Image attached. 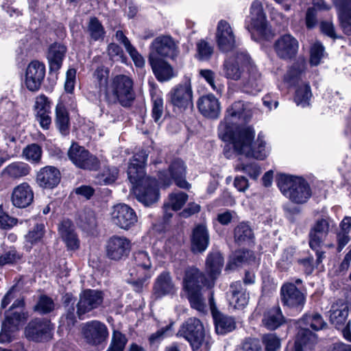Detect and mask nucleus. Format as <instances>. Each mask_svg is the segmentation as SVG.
Instances as JSON below:
<instances>
[{
  "mask_svg": "<svg viewBox=\"0 0 351 351\" xmlns=\"http://www.w3.org/2000/svg\"><path fill=\"white\" fill-rule=\"evenodd\" d=\"M148 155L144 150L135 154L130 160L128 176L136 199L145 206L156 203L159 198L156 181L146 177L144 168Z\"/></svg>",
  "mask_w": 351,
  "mask_h": 351,
  "instance_id": "obj_1",
  "label": "nucleus"
},
{
  "mask_svg": "<svg viewBox=\"0 0 351 351\" xmlns=\"http://www.w3.org/2000/svg\"><path fill=\"white\" fill-rule=\"evenodd\" d=\"M133 80L128 75H117L110 82L105 89L104 99L108 104L119 103L123 107H129L135 98Z\"/></svg>",
  "mask_w": 351,
  "mask_h": 351,
  "instance_id": "obj_2",
  "label": "nucleus"
},
{
  "mask_svg": "<svg viewBox=\"0 0 351 351\" xmlns=\"http://www.w3.org/2000/svg\"><path fill=\"white\" fill-rule=\"evenodd\" d=\"M326 325L322 316L317 313H308L299 321L300 330L295 342V351L311 350L317 342L315 334L309 330L311 327L319 330Z\"/></svg>",
  "mask_w": 351,
  "mask_h": 351,
  "instance_id": "obj_3",
  "label": "nucleus"
},
{
  "mask_svg": "<svg viewBox=\"0 0 351 351\" xmlns=\"http://www.w3.org/2000/svg\"><path fill=\"white\" fill-rule=\"evenodd\" d=\"M237 134L230 138L234 149L239 154H243L249 158L263 159V141L258 136L256 141L252 142L254 131L252 128H243L237 130Z\"/></svg>",
  "mask_w": 351,
  "mask_h": 351,
  "instance_id": "obj_4",
  "label": "nucleus"
},
{
  "mask_svg": "<svg viewBox=\"0 0 351 351\" xmlns=\"http://www.w3.org/2000/svg\"><path fill=\"white\" fill-rule=\"evenodd\" d=\"M278 186L282 193L295 204H304L311 195L308 182L300 177L280 175Z\"/></svg>",
  "mask_w": 351,
  "mask_h": 351,
  "instance_id": "obj_5",
  "label": "nucleus"
},
{
  "mask_svg": "<svg viewBox=\"0 0 351 351\" xmlns=\"http://www.w3.org/2000/svg\"><path fill=\"white\" fill-rule=\"evenodd\" d=\"M132 264L137 267L135 269H130V274L132 278L129 280L136 291L140 292L143 288L147 285V280L151 278L152 274L148 269L152 266L151 257L145 250L136 251L133 254Z\"/></svg>",
  "mask_w": 351,
  "mask_h": 351,
  "instance_id": "obj_6",
  "label": "nucleus"
},
{
  "mask_svg": "<svg viewBox=\"0 0 351 351\" xmlns=\"http://www.w3.org/2000/svg\"><path fill=\"white\" fill-rule=\"evenodd\" d=\"M24 301L22 298L16 299L5 313V320L2 324L0 332V342L8 343L12 341L14 333L18 330L21 321L25 319L22 308Z\"/></svg>",
  "mask_w": 351,
  "mask_h": 351,
  "instance_id": "obj_7",
  "label": "nucleus"
},
{
  "mask_svg": "<svg viewBox=\"0 0 351 351\" xmlns=\"http://www.w3.org/2000/svg\"><path fill=\"white\" fill-rule=\"evenodd\" d=\"M244 111V104L241 101L234 102L226 111L223 121L219 125V135L223 141H229L237 135V130L250 126L238 125V121L242 117Z\"/></svg>",
  "mask_w": 351,
  "mask_h": 351,
  "instance_id": "obj_8",
  "label": "nucleus"
},
{
  "mask_svg": "<svg viewBox=\"0 0 351 351\" xmlns=\"http://www.w3.org/2000/svg\"><path fill=\"white\" fill-rule=\"evenodd\" d=\"M178 334L189 342L193 350H197L203 346H205L206 351L208 350L204 326L198 319H188L181 326Z\"/></svg>",
  "mask_w": 351,
  "mask_h": 351,
  "instance_id": "obj_9",
  "label": "nucleus"
},
{
  "mask_svg": "<svg viewBox=\"0 0 351 351\" xmlns=\"http://www.w3.org/2000/svg\"><path fill=\"white\" fill-rule=\"evenodd\" d=\"M179 53L178 43L169 35L156 37L149 47V60L174 59Z\"/></svg>",
  "mask_w": 351,
  "mask_h": 351,
  "instance_id": "obj_10",
  "label": "nucleus"
},
{
  "mask_svg": "<svg viewBox=\"0 0 351 351\" xmlns=\"http://www.w3.org/2000/svg\"><path fill=\"white\" fill-rule=\"evenodd\" d=\"M186 165L180 159L173 160L169 166L168 171L158 172V182L164 187H168L174 181L176 185L182 189H188L189 184L185 180Z\"/></svg>",
  "mask_w": 351,
  "mask_h": 351,
  "instance_id": "obj_11",
  "label": "nucleus"
},
{
  "mask_svg": "<svg viewBox=\"0 0 351 351\" xmlns=\"http://www.w3.org/2000/svg\"><path fill=\"white\" fill-rule=\"evenodd\" d=\"M67 156L71 162L81 169L96 171L100 166V161L96 156L75 143L71 145Z\"/></svg>",
  "mask_w": 351,
  "mask_h": 351,
  "instance_id": "obj_12",
  "label": "nucleus"
},
{
  "mask_svg": "<svg viewBox=\"0 0 351 351\" xmlns=\"http://www.w3.org/2000/svg\"><path fill=\"white\" fill-rule=\"evenodd\" d=\"M245 27L252 40L261 43L263 40V7L262 2L255 0L250 7V14L245 21Z\"/></svg>",
  "mask_w": 351,
  "mask_h": 351,
  "instance_id": "obj_13",
  "label": "nucleus"
},
{
  "mask_svg": "<svg viewBox=\"0 0 351 351\" xmlns=\"http://www.w3.org/2000/svg\"><path fill=\"white\" fill-rule=\"evenodd\" d=\"M215 38L219 50L223 53L232 51L237 46V37L233 28L225 20H220L218 22Z\"/></svg>",
  "mask_w": 351,
  "mask_h": 351,
  "instance_id": "obj_14",
  "label": "nucleus"
},
{
  "mask_svg": "<svg viewBox=\"0 0 351 351\" xmlns=\"http://www.w3.org/2000/svg\"><path fill=\"white\" fill-rule=\"evenodd\" d=\"M170 101L174 108L180 111L193 107V90L190 80H186L171 89Z\"/></svg>",
  "mask_w": 351,
  "mask_h": 351,
  "instance_id": "obj_15",
  "label": "nucleus"
},
{
  "mask_svg": "<svg viewBox=\"0 0 351 351\" xmlns=\"http://www.w3.org/2000/svg\"><path fill=\"white\" fill-rule=\"evenodd\" d=\"M132 247L131 241L125 237L114 235L107 241L106 252L107 257L114 261L126 258Z\"/></svg>",
  "mask_w": 351,
  "mask_h": 351,
  "instance_id": "obj_16",
  "label": "nucleus"
},
{
  "mask_svg": "<svg viewBox=\"0 0 351 351\" xmlns=\"http://www.w3.org/2000/svg\"><path fill=\"white\" fill-rule=\"evenodd\" d=\"M111 220L120 228L128 230L135 226L138 217L130 206L125 204H119L112 208Z\"/></svg>",
  "mask_w": 351,
  "mask_h": 351,
  "instance_id": "obj_17",
  "label": "nucleus"
},
{
  "mask_svg": "<svg viewBox=\"0 0 351 351\" xmlns=\"http://www.w3.org/2000/svg\"><path fill=\"white\" fill-rule=\"evenodd\" d=\"M214 285V282L207 280L203 272L196 267H189L185 270L183 279V288L188 293L202 291L204 287L208 289Z\"/></svg>",
  "mask_w": 351,
  "mask_h": 351,
  "instance_id": "obj_18",
  "label": "nucleus"
},
{
  "mask_svg": "<svg viewBox=\"0 0 351 351\" xmlns=\"http://www.w3.org/2000/svg\"><path fill=\"white\" fill-rule=\"evenodd\" d=\"M335 226L330 218H320L315 221L309 232V245L311 249L321 247L329 232Z\"/></svg>",
  "mask_w": 351,
  "mask_h": 351,
  "instance_id": "obj_19",
  "label": "nucleus"
},
{
  "mask_svg": "<svg viewBox=\"0 0 351 351\" xmlns=\"http://www.w3.org/2000/svg\"><path fill=\"white\" fill-rule=\"evenodd\" d=\"M82 334L88 344L97 346L106 340L108 330L104 324L93 320L83 324Z\"/></svg>",
  "mask_w": 351,
  "mask_h": 351,
  "instance_id": "obj_20",
  "label": "nucleus"
},
{
  "mask_svg": "<svg viewBox=\"0 0 351 351\" xmlns=\"http://www.w3.org/2000/svg\"><path fill=\"white\" fill-rule=\"evenodd\" d=\"M52 329L50 321L45 319H35L27 324L25 334L26 337L30 340L42 341L51 337Z\"/></svg>",
  "mask_w": 351,
  "mask_h": 351,
  "instance_id": "obj_21",
  "label": "nucleus"
},
{
  "mask_svg": "<svg viewBox=\"0 0 351 351\" xmlns=\"http://www.w3.org/2000/svg\"><path fill=\"white\" fill-rule=\"evenodd\" d=\"M45 76V66L43 63L34 60L27 66L25 75V85L32 92L38 91Z\"/></svg>",
  "mask_w": 351,
  "mask_h": 351,
  "instance_id": "obj_22",
  "label": "nucleus"
},
{
  "mask_svg": "<svg viewBox=\"0 0 351 351\" xmlns=\"http://www.w3.org/2000/svg\"><path fill=\"white\" fill-rule=\"evenodd\" d=\"M241 58L243 62H247V68L248 76L245 78L243 86L247 92L256 94L261 92L263 88L262 77L261 73L257 71L256 65L251 60L247 53H241Z\"/></svg>",
  "mask_w": 351,
  "mask_h": 351,
  "instance_id": "obj_23",
  "label": "nucleus"
},
{
  "mask_svg": "<svg viewBox=\"0 0 351 351\" xmlns=\"http://www.w3.org/2000/svg\"><path fill=\"white\" fill-rule=\"evenodd\" d=\"M281 300L290 308L301 311L305 304L304 295L292 282H287L281 287Z\"/></svg>",
  "mask_w": 351,
  "mask_h": 351,
  "instance_id": "obj_24",
  "label": "nucleus"
},
{
  "mask_svg": "<svg viewBox=\"0 0 351 351\" xmlns=\"http://www.w3.org/2000/svg\"><path fill=\"white\" fill-rule=\"evenodd\" d=\"M103 294L97 290L87 289L80 295L77 304V313L80 318L85 313L97 308L103 302Z\"/></svg>",
  "mask_w": 351,
  "mask_h": 351,
  "instance_id": "obj_25",
  "label": "nucleus"
},
{
  "mask_svg": "<svg viewBox=\"0 0 351 351\" xmlns=\"http://www.w3.org/2000/svg\"><path fill=\"white\" fill-rule=\"evenodd\" d=\"M298 41L290 34L282 36L274 44V49L277 56L284 60H290L295 57L298 53Z\"/></svg>",
  "mask_w": 351,
  "mask_h": 351,
  "instance_id": "obj_26",
  "label": "nucleus"
},
{
  "mask_svg": "<svg viewBox=\"0 0 351 351\" xmlns=\"http://www.w3.org/2000/svg\"><path fill=\"white\" fill-rule=\"evenodd\" d=\"M34 197L32 186L27 182H22L13 189L11 200L14 206L24 208L33 202Z\"/></svg>",
  "mask_w": 351,
  "mask_h": 351,
  "instance_id": "obj_27",
  "label": "nucleus"
},
{
  "mask_svg": "<svg viewBox=\"0 0 351 351\" xmlns=\"http://www.w3.org/2000/svg\"><path fill=\"white\" fill-rule=\"evenodd\" d=\"M177 291L169 272H162L155 280L153 287V295L156 299L173 295Z\"/></svg>",
  "mask_w": 351,
  "mask_h": 351,
  "instance_id": "obj_28",
  "label": "nucleus"
},
{
  "mask_svg": "<svg viewBox=\"0 0 351 351\" xmlns=\"http://www.w3.org/2000/svg\"><path fill=\"white\" fill-rule=\"evenodd\" d=\"M209 304L215 320L217 333L224 335L232 331L235 328L234 319L230 317L220 314L217 311L212 292L210 293Z\"/></svg>",
  "mask_w": 351,
  "mask_h": 351,
  "instance_id": "obj_29",
  "label": "nucleus"
},
{
  "mask_svg": "<svg viewBox=\"0 0 351 351\" xmlns=\"http://www.w3.org/2000/svg\"><path fill=\"white\" fill-rule=\"evenodd\" d=\"M210 236L205 224H198L193 230L191 237V250L194 253H202L208 247Z\"/></svg>",
  "mask_w": 351,
  "mask_h": 351,
  "instance_id": "obj_30",
  "label": "nucleus"
},
{
  "mask_svg": "<svg viewBox=\"0 0 351 351\" xmlns=\"http://www.w3.org/2000/svg\"><path fill=\"white\" fill-rule=\"evenodd\" d=\"M197 108L202 115L210 119H216L221 111L218 99L213 95L208 94L201 97L197 103Z\"/></svg>",
  "mask_w": 351,
  "mask_h": 351,
  "instance_id": "obj_31",
  "label": "nucleus"
},
{
  "mask_svg": "<svg viewBox=\"0 0 351 351\" xmlns=\"http://www.w3.org/2000/svg\"><path fill=\"white\" fill-rule=\"evenodd\" d=\"M245 51H237L234 56L228 58L223 63V75L228 79L238 80L241 76L239 65L247 66V62H243L241 58V53Z\"/></svg>",
  "mask_w": 351,
  "mask_h": 351,
  "instance_id": "obj_32",
  "label": "nucleus"
},
{
  "mask_svg": "<svg viewBox=\"0 0 351 351\" xmlns=\"http://www.w3.org/2000/svg\"><path fill=\"white\" fill-rule=\"evenodd\" d=\"M36 181L41 187L54 188L60 181V171L52 166L43 167L37 173Z\"/></svg>",
  "mask_w": 351,
  "mask_h": 351,
  "instance_id": "obj_33",
  "label": "nucleus"
},
{
  "mask_svg": "<svg viewBox=\"0 0 351 351\" xmlns=\"http://www.w3.org/2000/svg\"><path fill=\"white\" fill-rule=\"evenodd\" d=\"M249 296L242 283L239 281L230 286V295L228 296L229 304L234 308L241 309L248 302Z\"/></svg>",
  "mask_w": 351,
  "mask_h": 351,
  "instance_id": "obj_34",
  "label": "nucleus"
},
{
  "mask_svg": "<svg viewBox=\"0 0 351 351\" xmlns=\"http://www.w3.org/2000/svg\"><path fill=\"white\" fill-rule=\"evenodd\" d=\"M223 263V257L219 252L213 251L208 253L206 259L205 271L211 281L214 282L220 274Z\"/></svg>",
  "mask_w": 351,
  "mask_h": 351,
  "instance_id": "obj_35",
  "label": "nucleus"
},
{
  "mask_svg": "<svg viewBox=\"0 0 351 351\" xmlns=\"http://www.w3.org/2000/svg\"><path fill=\"white\" fill-rule=\"evenodd\" d=\"M329 313L330 321L337 328L342 329V332L345 328L350 329V322L346 325L349 313L347 305H332Z\"/></svg>",
  "mask_w": 351,
  "mask_h": 351,
  "instance_id": "obj_36",
  "label": "nucleus"
},
{
  "mask_svg": "<svg viewBox=\"0 0 351 351\" xmlns=\"http://www.w3.org/2000/svg\"><path fill=\"white\" fill-rule=\"evenodd\" d=\"M58 230L61 238L69 250H74L78 248L79 240L71 221L63 220L60 224Z\"/></svg>",
  "mask_w": 351,
  "mask_h": 351,
  "instance_id": "obj_37",
  "label": "nucleus"
},
{
  "mask_svg": "<svg viewBox=\"0 0 351 351\" xmlns=\"http://www.w3.org/2000/svg\"><path fill=\"white\" fill-rule=\"evenodd\" d=\"M66 52V47L60 43H53L48 50L47 59L50 70L58 71L62 66Z\"/></svg>",
  "mask_w": 351,
  "mask_h": 351,
  "instance_id": "obj_38",
  "label": "nucleus"
},
{
  "mask_svg": "<svg viewBox=\"0 0 351 351\" xmlns=\"http://www.w3.org/2000/svg\"><path fill=\"white\" fill-rule=\"evenodd\" d=\"M149 62L158 80L165 82L174 76L173 68L164 59L149 60Z\"/></svg>",
  "mask_w": 351,
  "mask_h": 351,
  "instance_id": "obj_39",
  "label": "nucleus"
},
{
  "mask_svg": "<svg viewBox=\"0 0 351 351\" xmlns=\"http://www.w3.org/2000/svg\"><path fill=\"white\" fill-rule=\"evenodd\" d=\"M30 166L21 161L14 162L7 165L2 171V174L12 179L18 180L29 174Z\"/></svg>",
  "mask_w": 351,
  "mask_h": 351,
  "instance_id": "obj_40",
  "label": "nucleus"
},
{
  "mask_svg": "<svg viewBox=\"0 0 351 351\" xmlns=\"http://www.w3.org/2000/svg\"><path fill=\"white\" fill-rule=\"evenodd\" d=\"M285 322V317L278 306L269 309L265 315V328L271 330H276Z\"/></svg>",
  "mask_w": 351,
  "mask_h": 351,
  "instance_id": "obj_41",
  "label": "nucleus"
},
{
  "mask_svg": "<svg viewBox=\"0 0 351 351\" xmlns=\"http://www.w3.org/2000/svg\"><path fill=\"white\" fill-rule=\"evenodd\" d=\"M109 70L103 66L97 68L93 74L94 83L95 86L99 89L101 97H104L105 89H108L110 82H108Z\"/></svg>",
  "mask_w": 351,
  "mask_h": 351,
  "instance_id": "obj_42",
  "label": "nucleus"
},
{
  "mask_svg": "<svg viewBox=\"0 0 351 351\" xmlns=\"http://www.w3.org/2000/svg\"><path fill=\"white\" fill-rule=\"evenodd\" d=\"M305 66L306 62L302 58L298 59L287 71L285 76V80L291 86L295 85L300 80Z\"/></svg>",
  "mask_w": 351,
  "mask_h": 351,
  "instance_id": "obj_43",
  "label": "nucleus"
},
{
  "mask_svg": "<svg viewBox=\"0 0 351 351\" xmlns=\"http://www.w3.org/2000/svg\"><path fill=\"white\" fill-rule=\"evenodd\" d=\"M188 195L183 192L173 193L169 195V201L165 205V215L166 217H170L171 213H168L169 208L173 210H180L186 203Z\"/></svg>",
  "mask_w": 351,
  "mask_h": 351,
  "instance_id": "obj_44",
  "label": "nucleus"
},
{
  "mask_svg": "<svg viewBox=\"0 0 351 351\" xmlns=\"http://www.w3.org/2000/svg\"><path fill=\"white\" fill-rule=\"evenodd\" d=\"M234 237L239 245L250 243L253 239L252 230L247 223H240L234 228Z\"/></svg>",
  "mask_w": 351,
  "mask_h": 351,
  "instance_id": "obj_45",
  "label": "nucleus"
},
{
  "mask_svg": "<svg viewBox=\"0 0 351 351\" xmlns=\"http://www.w3.org/2000/svg\"><path fill=\"white\" fill-rule=\"evenodd\" d=\"M56 124L62 134L67 133L69 118L66 109L62 104H58L56 108Z\"/></svg>",
  "mask_w": 351,
  "mask_h": 351,
  "instance_id": "obj_46",
  "label": "nucleus"
},
{
  "mask_svg": "<svg viewBox=\"0 0 351 351\" xmlns=\"http://www.w3.org/2000/svg\"><path fill=\"white\" fill-rule=\"evenodd\" d=\"M252 260H254L252 252L248 250L237 251L230 257L227 267L233 269L242 265L245 262H250Z\"/></svg>",
  "mask_w": 351,
  "mask_h": 351,
  "instance_id": "obj_47",
  "label": "nucleus"
},
{
  "mask_svg": "<svg viewBox=\"0 0 351 351\" xmlns=\"http://www.w3.org/2000/svg\"><path fill=\"white\" fill-rule=\"evenodd\" d=\"M196 57L199 60H209L214 52V47L206 39H201L196 43Z\"/></svg>",
  "mask_w": 351,
  "mask_h": 351,
  "instance_id": "obj_48",
  "label": "nucleus"
},
{
  "mask_svg": "<svg viewBox=\"0 0 351 351\" xmlns=\"http://www.w3.org/2000/svg\"><path fill=\"white\" fill-rule=\"evenodd\" d=\"M311 96L312 93L309 84H303L295 91V101L298 106L304 108L309 105Z\"/></svg>",
  "mask_w": 351,
  "mask_h": 351,
  "instance_id": "obj_49",
  "label": "nucleus"
},
{
  "mask_svg": "<svg viewBox=\"0 0 351 351\" xmlns=\"http://www.w3.org/2000/svg\"><path fill=\"white\" fill-rule=\"evenodd\" d=\"M119 170L115 167H105L96 178L97 182L101 185L110 184L117 178Z\"/></svg>",
  "mask_w": 351,
  "mask_h": 351,
  "instance_id": "obj_50",
  "label": "nucleus"
},
{
  "mask_svg": "<svg viewBox=\"0 0 351 351\" xmlns=\"http://www.w3.org/2000/svg\"><path fill=\"white\" fill-rule=\"evenodd\" d=\"M152 117L156 123H159L163 114V99L160 93H152Z\"/></svg>",
  "mask_w": 351,
  "mask_h": 351,
  "instance_id": "obj_51",
  "label": "nucleus"
},
{
  "mask_svg": "<svg viewBox=\"0 0 351 351\" xmlns=\"http://www.w3.org/2000/svg\"><path fill=\"white\" fill-rule=\"evenodd\" d=\"M339 18L344 32L351 34V1L342 6Z\"/></svg>",
  "mask_w": 351,
  "mask_h": 351,
  "instance_id": "obj_52",
  "label": "nucleus"
},
{
  "mask_svg": "<svg viewBox=\"0 0 351 351\" xmlns=\"http://www.w3.org/2000/svg\"><path fill=\"white\" fill-rule=\"evenodd\" d=\"M41 156V147L37 144L29 145L23 150V156L25 160L32 163L38 162L40 160Z\"/></svg>",
  "mask_w": 351,
  "mask_h": 351,
  "instance_id": "obj_53",
  "label": "nucleus"
},
{
  "mask_svg": "<svg viewBox=\"0 0 351 351\" xmlns=\"http://www.w3.org/2000/svg\"><path fill=\"white\" fill-rule=\"evenodd\" d=\"M56 305L53 300L46 295H41L34 307L36 311L41 314H47L55 309Z\"/></svg>",
  "mask_w": 351,
  "mask_h": 351,
  "instance_id": "obj_54",
  "label": "nucleus"
},
{
  "mask_svg": "<svg viewBox=\"0 0 351 351\" xmlns=\"http://www.w3.org/2000/svg\"><path fill=\"white\" fill-rule=\"evenodd\" d=\"M127 342L128 339L124 334L119 330H114L109 348L118 351H123Z\"/></svg>",
  "mask_w": 351,
  "mask_h": 351,
  "instance_id": "obj_55",
  "label": "nucleus"
},
{
  "mask_svg": "<svg viewBox=\"0 0 351 351\" xmlns=\"http://www.w3.org/2000/svg\"><path fill=\"white\" fill-rule=\"evenodd\" d=\"M188 298L192 308L200 312L206 310V305L202 295V291L188 293Z\"/></svg>",
  "mask_w": 351,
  "mask_h": 351,
  "instance_id": "obj_56",
  "label": "nucleus"
},
{
  "mask_svg": "<svg viewBox=\"0 0 351 351\" xmlns=\"http://www.w3.org/2000/svg\"><path fill=\"white\" fill-rule=\"evenodd\" d=\"M88 32L93 39L97 40L102 38L105 32L102 25L96 18H91L88 25Z\"/></svg>",
  "mask_w": 351,
  "mask_h": 351,
  "instance_id": "obj_57",
  "label": "nucleus"
},
{
  "mask_svg": "<svg viewBox=\"0 0 351 351\" xmlns=\"http://www.w3.org/2000/svg\"><path fill=\"white\" fill-rule=\"evenodd\" d=\"M21 258V254L15 248L10 247L8 250L0 256V265L13 264L17 263Z\"/></svg>",
  "mask_w": 351,
  "mask_h": 351,
  "instance_id": "obj_58",
  "label": "nucleus"
},
{
  "mask_svg": "<svg viewBox=\"0 0 351 351\" xmlns=\"http://www.w3.org/2000/svg\"><path fill=\"white\" fill-rule=\"evenodd\" d=\"M324 56V46L319 42L315 43L311 49V64L313 66L318 65Z\"/></svg>",
  "mask_w": 351,
  "mask_h": 351,
  "instance_id": "obj_59",
  "label": "nucleus"
},
{
  "mask_svg": "<svg viewBox=\"0 0 351 351\" xmlns=\"http://www.w3.org/2000/svg\"><path fill=\"white\" fill-rule=\"evenodd\" d=\"M199 75L205 80V81L210 86L212 89L218 93H221L223 86L217 85L215 82V74L210 69H201L199 70Z\"/></svg>",
  "mask_w": 351,
  "mask_h": 351,
  "instance_id": "obj_60",
  "label": "nucleus"
},
{
  "mask_svg": "<svg viewBox=\"0 0 351 351\" xmlns=\"http://www.w3.org/2000/svg\"><path fill=\"white\" fill-rule=\"evenodd\" d=\"M44 228L45 227L43 224H36L34 228L26 234V242L31 245L39 242L44 235Z\"/></svg>",
  "mask_w": 351,
  "mask_h": 351,
  "instance_id": "obj_61",
  "label": "nucleus"
},
{
  "mask_svg": "<svg viewBox=\"0 0 351 351\" xmlns=\"http://www.w3.org/2000/svg\"><path fill=\"white\" fill-rule=\"evenodd\" d=\"M50 101L48 98L44 95H40L36 98L35 101V110L36 114H43V113H50Z\"/></svg>",
  "mask_w": 351,
  "mask_h": 351,
  "instance_id": "obj_62",
  "label": "nucleus"
},
{
  "mask_svg": "<svg viewBox=\"0 0 351 351\" xmlns=\"http://www.w3.org/2000/svg\"><path fill=\"white\" fill-rule=\"evenodd\" d=\"M280 346V339L275 333L265 335V347L267 351H276Z\"/></svg>",
  "mask_w": 351,
  "mask_h": 351,
  "instance_id": "obj_63",
  "label": "nucleus"
},
{
  "mask_svg": "<svg viewBox=\"0 0 351 351\" xmlns=\"http://www.w3.org/2000/svg\"><path fill=\"white\" fill-rule=\"evenodd\" d=\"M242 349L243 351H261L262 344L258 339L248 338L243 341Z\"/></svg>",
  "mask_w": 351,
  "mask_h": 351,
  "instance_id": "obj_64",
  "label": "nucleus"
}]
</instances>
